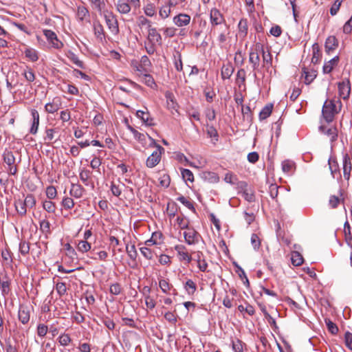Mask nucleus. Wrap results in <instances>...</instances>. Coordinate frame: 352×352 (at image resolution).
Returning <instances> with one entry per match:
<instances>
[{
    "mask_svg": "<svg viewBox=\"0 0 352 352\" xmlns=\"http://www.w3.org/2000/svg\"><path fill=\"white\" fill-rule=\"evenodd\" d=\"M260 50H263V44L256 43L250 48L249 52V63L252 65L254 71L258 70L260 65Z\"/></svg>",
    "mask_w": 352,
    "mask_h": 352,
    "instance_id": "7ed1b4c3",
    "label": "nucleus"
},
{
    "mask_svg": "<svg viewBox=\"0 0 352 352\" xmlns=\"http://www.w3.org/2000/svg\"><path fill=\"white\" fill-rule=\"evenodd\" d=\"M62 105L60 98L55 97L52 100L45 105V110L49 113H54L56 112Z\"/></svg>",
    "mask_w": 352,
    "mask_h": 352,
    "instance_id": "9b49d317",
    "label": "nucleus"
},
{
    "mask_svg": "<svg viewBox=\"0 0 352 352\" xmlns=\"http://www.w3.org/2000/svg\"><path fill=\"white\" fill-rule=\"evenodd\" d=\"M109 291L111 294L118 295L122 292V287L120 284L116 283L110 286Z\"/></svg>",
    "mask_w": 352,
    "mask_h": 352,
    "instance_id": "338daca9",
    "label": "nucleus"
},
{
    "mask_svg": "<svg viewBox=\"0 0 352 352\" xmlns=\"http://www.w3.org/2000/svg\"><path fill=\"white\" fill-rule=\"evenodd\" d=\"M24 201H25V204L26 205V206L28 208H34L35 206L36 202V199L32 194H28L25 197Z\"/></svg>",
    "mask_w": 352,
    "mask_h": 352,
    "instance_id": "864d4df0",
    "label": "nucleus"
},
{
    "mask_svg": "<svg viewBox=\"0 0 352 352\" xmlns=\"http://www.w3.org/2000/svg\"><path fill=\"white\" fill-rule=\"evenodd\" d=\"M165 98L166 100V107L168 110H170L172 113L175 110V96L174 94L167 91L165 93Z\"/></svg>",
    "mask_w": 352,
    "mask_h": 352,
    "instance_id": "5701e85b",
    "label": "nucleus"
},
{
    "mask_svg": "<svg viewBox=\"0 0 352 352\" xmlns=\"http://www.w3.org/2000/svg\"><path fill=\"white\" fill-rule=\"evenodd\" d=\"M72 341L69 334L63 333L58 337V342L62 346H67Z\"/></svg>",
    "mask_w": 352,
    "mask_h": 352,
    "instance_id": "4d7b16f0",
    "label": "nucleus"
},
{
    "mask_svg": "<svg viewBox=\"0 0 352 352\" xmlns=\"http://www.w3.org/2000/svg\"><path fill=\"white\" fill-rule=\"evenodd\" d=\"M338 46V41L334 36H329L325 41V51L329 54L331 51L335 50Z\"/></svg>",
    "mask_w": 352,
    "mask_h": 352,
    "instance_id": "a211bd4d",
    "label": "nucleus"
},
{
    "mask_svg": "<svg viewBox=\"0 0 352 352\" xmlns=\"http://www.w3.org/2000/svg\"><path fill=\"white\" fill-rule=\"evenodd\" d=\"M3 158L4 162L8 166L14 165L15 163V157L13 154V153L10 151H6L3 154Z\"/></svg>",
    "mask_w": 352,
    "mask_h": 352,
    "instance_id": "f704fd0d",
    "label": "nucleus"
},
{
    "mask_svg": "<svg viewBox=\"0 0 352 352\" xmlns=\"http://www.w3.org/2000/svg\"><path fill=\"white\" fill-rule=\"evenodd\" d=\"M92 6L99 12H101L105 6L104 0H89Z\"/></svg>",
    "mask_w": 352,
    "mask_h": 352,
    "instance_id": "bf43d9fd",
    "label": "nucleus"
},
{
    "mask_svg": "<svg viewBox=\"0 0 352 352\" xmlns=\"http://www.w3.org/2000/svg\"><path fill=\"white\" fill-rule=\"evenodd\" d=\"M234 67L230 63L223 65L221 69V77L223 79H229L234 72Z\"/></svg>",
    "mask_w": 352,
    "mask_h": 352,
    "instance_id": "c756f323",
    "label": "nucleus"
},
{
    "mask_svg": "<svg viewBox=\"0 0 352 352\" xmlns=\"http://www.w3.org/2000/svg\"><path fill=\"white\" fill-rule=\"evenodd\" d=\"M127 129L133 133L134 138L137 140L139 142H140L142 144H146V140L147 138H148L151 142L149 143V145H155V140L148 136V134L140 133L130 125L127 126Z\"/></svg>",
    "mask_w": 352,
    "mask_h": 352,
    "instance_id": "1a4fd4ad",
    "label": "nucleus"
},
{
    "mask_svg": "<svg viewBox=\"0 0 352 352\" xmlns=\"http://www.w3.org/2000/svg\"><path fill=\"white\" fill-rule=\"evenodd\" d=\"M183 239L185 242H199L200 236L191 228H182L177 232V240L182 241Z\"/></svg>",
    "mask_w": 352,
    "mask_h": 352,
    "instance_id": "f03ea898",
    "label": "nucleus"
},
{
    "mask_svg": "<svg viewBox=\"0 0 352 352\" xmlns=\"http://www.w3.org/2000/svg\"><path fill=\"white\" fill-rule=\"evenodd\" d=\"M63 250L65 251V254L69 256L72 260L76 259L77 254L70 243H63Z\"/></svg>",
    "mask_w": 352,
    "mask_h": 352,
    "instance_id": "2f4dec72",
    "label": "nucleus"
},
{
    "mask_svg": "<svg viewBox=\"0 0 352 352\" xmlns=\"http://www.w3.org/2000/svg\"><path fill=\"white\" fill-rule=\"evenodd\" d=\"M91 171L89 170L83 168L79 173V177L82 183L87 186L94 187V182L91 181Z\"/></svg>",
    "mask_w": 352,
    "mask_h": 352,
    "instance_id": "2eb2a0df",
    "label": "nucleus"
},
{
    "mask_svg": "<svg viewBox=\"0 0 352 352\" xmlns=\"http://www.w3.org/2000/svg\"><path fill=\"white\" fill-rule=\"evenodd\" d=\"M182 179L185 183H192L194 182V175L191 170L185 168H180Z\"/></svg>",
    "mask_w": 352,
    "mask_h": 352,
    "instance_id": "c9c22d12",
    "label": "nucleus"
},
{
    "mask_svg": "<svg viewBox=\"0 0 352 352\" xmlns=\"http://www.w3.org/2000/svg\"><path fill=\"white\" fill-rule=\"evenodd\" d=\"M179 260L187 266L192 261V258L190 254L185 252H178Z\"/></svg>",
    "mask_w": 352,
    "mask_h": 352,
    "instance_id": "37998d69",
    "label": "nucleus"
},
{
    "mask_svg": "<svg viewBox=\"0 0 352 352\" xmlns=\"http://www.w3.org/2000/svg\"><path fill=\"white\" fill-rule=\"evenodd\" d=\"M61 204L65 209L69 210L74 207V202L72 198L67 197L63 198Z\"/></svg>",
    "mask_w": 352,
    "mask_h": 352,
    "instance_id": "680f3d73",
    "label": "nucleus"
},
{
    "mask_svg": "<svg viewBox=\"0 0 352 352\" xmlns=\"http://www.w3.org/2000/svg\"><path fill=\"white\" fill-rule=\"evenodd\" d=\"M336 107L333 100H327L322 107V114L324 119L327 122H331L334 118V116L337 113Z\"/></svg>",
    "mask_w": 352,
    "mask_h": 352,
    "instance_id": "20e7f679",
    "label": "nucleus"
},
{
    "mask_svg": "<svg viewBox=\"0 0 352 352\" xmlns=\"http://www.w3.org/2000/svg\"><path fill=\"white\" fill-rule=\"evenodd\" d=\"M58 132L56 129H46L45 140L52 142L54 138V134Z\"/></svg>",
    "mask_w": 352,
    "mask_h": 352,
    "instance_id": "052dcab7",
    "label": "nucleus"
},
{
    "mask_svg": "<svg viewBox=\"0 0 352 352\" xmlns=\"http://www.w3.org/2000/svg\"><path fill=\"white\" fill-rule=\"evenodd\" d=\"M344 0H336L330 8V14L335 16L340 10Z\"/></svg>",
    "mask_w": 352,
    "mask_h": 352,
    "instance_id": "5fc2aeb1",
    "label": "nucleus"
},
{
    "mask_svg": "<svg viewBox=\"0 0 352 352\" xmlns=\"http://www.w3.org/2000/svg\"><path fill=\"white\" fill-rule=\"evenodd\" d=\"M344 234L346 242H351L352 241L351 228L348 221L344 225Z\"/></svg>",
    "mask_w": 352,
    "mask_h": 352,
    "instance_id": "8fccbe9b",
    "label": "nucleus"
},
{
    "mask_svg": "<svg viewBox=\"0 0 352 352\" xmlns=\"http://www.w3.org/2000/svg\"><path fill=\"white\" fill-rule=\"evenodd\" d=\"M342 169H343V175L345 179L349 180L351 175V171L352 169V164L351 162V159L347 153H344L343 155V162H342Z\"/></svg>",
    "mask_w": 352,
    "mask_h": 352,
    "instance_id": "ddd939ff",
    "label": "nucleus"
},
{
    "mask_svg": "<svg viewBox=\"0 0 352 352\" xmlns=\"http://www.w3.org/2000/svg\"><path fill=\"white\" fill-rule=\"evenodd\" d=\"M94 32L96 38L102 41L104 39V30L102 24L99 22H95L94 23Z\"/></svg>",
    "mask_w": 352,
    "mask_h": 352,
    "instance_id": "393cba45",
    "label": "nucleus"
},
{
    "mask_svg": "<svg viewBox=\"0 0 352 352\" xmlns=\"http://www.w3.org/2000/svg\"><path fill=\"white\" fill-rule=\"evenodd\" d=\"M303 74L305 78V83L307 85L310 84L316 77L315 71L308 72L304 70Z\"/></svg>",
    "mask_w": 352,
    "mask_h": 352,
    "instance_id": "09e8293b",
    "label": "nucleus"
},
{
    "mask_svg": "<svg viewBox=\"0 0 352 352\" xmlns=\"http://www.w3.org/2000/svg\"><path fill=\"white\" fill-rule=\"evenodd\" d=\"M18 318L23 324L28 323L30 318V312L28 306L23 305H20L18 311Z\"/></svg>",
    "mask_w": 352,
    "mask_h": 352,
    "instance_id": "f8f14e48",
    "label": "nucleus"
},
{
    "mask_svg": "<svg viewBox=\"0 0 352 352\" xmlns=\"http://www.w3.org/2000/svg\"><path fill=\"white\" fill-rule=\"evenodd\" d=\"M147 32L144 47L148 54H153L156 52L157 47L161 44L162 37L155 28H149Z\"/></svg>",
    "mask_w": 352,
    "mask_h": 352,
    "instance_id": "f257e3e1",
    "label": "nucleus"
},
{
    "mask_svg": "<svg viewBox=\"0 0 352 352\" xmlns=\"http://www.w3.org/2000/svg\"><path fill=\"white\" fill-rule=\"evenodd\" d=\"M172 6H173V3L170 0L160 8L159 12L160 16L163 19L167 18L170 14V8Z\"/></svg>",
    "mask_w": 352,
    "mask_h": 352,
    "instance_id": "473e14b6",
    "label": "nucleus"
},
{
    "mask_svg": "<svg viewBox=\"0 0 352 352\" xmlns=\"http://www.w3.org/2000/svg\"><path fill=\"white\" fill-rule=\"evenodd\" d=\"M202 178L209 183H217L219 181L218 175L214 172L206 171L202 173Z\"/></svg>",
    "mask_w": 352,
    "mask_h": 352,
    "instance_id": "bb28decb",
    "label": "nucleus"
},
{
    "mask_svg": "<svg viewBox=\"0 0 352 352\" xmlns=\"http://www.w3.org/2000/svg\"><path fill=\"white\" fill-rule=\"evenodd\" d=\"M183 288L189 298H191L197 289V285L191 279L182 281Z\"/></svg>",
    "mask_w": 352,
    "mask_h": 352,
    "instance_id": "f3484780",
    "label": "nucleus"
},
{
    "mask_svg": "<svg viewBox=\"0 0 352 352\" xmlns=\"http://www.w3.org/2000/svg\"><path fill=\"white\" fill-rule=\"evenodd\" d=\"M67 56L76 66H78L80 68H84L83 62L79 60L77 55L75 54L73 52L69 51L67 54Z\"/></svg>",
    "mask_w": 352,
    "mask_h": 352,
    "instance_id": "58836bf2",
    "label": "nucleus"
},
{
    "mask_svg": "<svg viewBox=\"0 0 352 352\" xmlns=\"http://www.w3.org/2000/svg\"><path fill=\"white\" fill-rule=\"evenodd\" d=\"M340 198L336 195H331L329 200V204L331 208H336L340 202Z\"/></svg>",
    "mask_w": 352,
    "mask_h": 352,
    "instance_id": "0e129e2a",
    "label": "nucleus"
},
{
    "mask_svg": "<svg viewBox=\"0 0 352 352\" xmlns=\"http://www.w3.org/2000/svg\"><path fill=\"white\" fill-rule=\"evenodd\" d=\"M291 262L294 266H300L304 262V258L298 251H292L291 253Z\"/></svg>",
    "mask_w": 352,
    "mask_h": 352,
    "instance_id": "c85d7f7f",
    "label": "nucleus"
},
{
    "mask_svg": "<svg viewBox=\"0 0 352 352\" xmlns=\"http://www.w3.org/2000/svg\"><path fill=\"white\" fill-rule=\"evenodd\" d=\"M243 346L244 343L239 340H236L232 342V349L234 352H243Z\"/></svg>",
    "mask_w": 352,
    "mask_h": 352,
    "instance_id": "774afa93",
    "label": "nucleus"
},
{
    "mask_svg": "<svg viewBox=\"0 0 352 352\" xmlns=\"http://www.w3.org/2000/svg\"><path fill=\"white\" fill-rule=\"evenodd\" d=\"M294 163L291 160H287L282 162V169L287 174H291L294 171Z\"/></svg>",
    "mask_w": 352,
    "mask_h": 352,
    "instance_id": "4c0bfd02",
    "label": "nucleus"
},
{
    "mask_svg": "<svg viewBox=\"0 0 352 352\" xmlns=\"http://www.w3.org/2000/svg\"><path fill=\"white\" fill-rule=\"evenodd\" d=\"M339 60H340L339 56H336L335 57H333L329 61L326 62L324 63V65H323V68H322L323 72L324 74L331 73L332 72V70L333 69V68L338 65V64L339 63Z\"/></svg>",
    "mask_w": 352,
    "mask_h": 352,
    "instance_id": "412c9836",
    "label": "nucleus"
},
{
    "mask_svg": "<svg viewBox=\"0 0 352 352\" xmlns=\"http://www.w3.org/2000/svg\"><path fill=\"white\" fill-rule=\"evenodd\" d=\"M116 245H122L125 247L129 257L133 260L136 258L138 254L134 243H116Z\"/></svg>",
    "mask_w": 352,
    "mask_h": 352,
    "instance_id": "a878e982",
    "label": "nucleus"
},
{
    "mask_svg": "<svg viewBox=\"0 0 352 352\" xmlns=\"http://www.w3.org/2000/svg\"><path fill=\"white\" fill-rule=\"evenodd\" d=\"M325 323L327 324V327L328 328V330L332 333V334H336L338 331V328L334 324L331 320H325Z\"/></svg>",
    "mask_w": 352,
    "mask_h": 352,
    "instance_id": "69168bd1",
    "label": "nucleus"
},
{
    "mask_svg": "<svg viewBox=\"0 0 352 352\" xmlns=\"http://www.w3.org/2000/svg\"><path fill=\"white\" fill-rule=\"evenodd\" d=\"M312 54L311 63L316 64L319 62L321 57L320 47L317 43H315L312 45Z\"/></svg>",
    "mask_w": 352,
    "mask_h": 352,
    "instance_id": "7c9ffc66",
    "label": "nucleus"
},
{
    "mask_svg": "<svg viewBox=\"0 0 352 352\" xmlns=\"http://www.w3.org/2000/svg\"><path fill=\"white\" fill-rule=\"evenodd\" d=\"M273 105L267 104L264 107L259 113V118L261 120H265L268 118L272 111Z\"/></svg>",
    "mask_w": 352,
    "mask_h": 352,
    "instance_id": "c03bdc74",
    "label": "nucleus"
},
{
    "mask_svg": "<svg viewBox=\"0 0 352 352\" xmlns=\"http://www.w3.org/2000/svg\"><path fill=\"white\" fill-rule=\"evenodd\" d=\"M40 229L45 234L50 232V223L47 219H43L40 221Z\"/></svg>",
    "mask_w": 352,
    "mask_h": 352,
    "instance_id": "6e6d98bb",
    "label": "nucleus"
},
{
    "mask_svg": "<svg viewBox=\"0 0 352 352\" xmlns=\"http://www.w3.org/2000/svg\"><path fill=\"white\" fill-rule=\"evenodd\" d=\"M320 130L329 138L331 142L336 141L338 138V129L336 127L332 126L326 129L324 126H322L320 127Z\"/></svg>",
    "mask_w": 352,
    "mask_h": 352,
    "instance_id": "aec40b11",
    "label": "nucleus"
},
{
    "mask_svg": "<svg viewBox=\"0 0 352 352\" xmlns=\"http://www.w3.org/2000/svg\"><path fill=\"white\" fill-rule=\"evenodd\" d=\"M262 54L263 67L269 69L272 65V56L269 50H265L263 45V50H260Z\"/></svg>",
    "mask_w": 352,
    "mask_h": 352,
    "instance_id": "6ab92c4d",
    "label": "nucleus"
},
{
    "mask_svg": "<svg viewBox=\"0 0 352 352\" xmlns=\"http://www.w3.org/2000/svg\"><path fill=\"white\" fill-rule=\"evenodd\" d=\"M243 217L248 225L251 224L255 219V214L253 212L244 211Z\"/></svg>",
    "mask_w": 352,
    "mask_h": 352,
    "instance_id": "13d9d810",
    "label": "nucleus"
},
{
    "mask_svg": "<svg viewBox=\"0 0 352 352\" xmlns=\"http://www.w3.org/2000/svg\"><path fill=\"white\" fill-rule=\"evenodd\" d=\"M43 32L53 48L60 50L63 47V43L58 38L54 32L51 30H43Z\"/></svg>",
    "mask_w": 352,
    "mask_h": 352,
    "instance_id": "6e6552de",
    "label": "nucleus"
},
{
    "mask_svg": "<svg viewBox=\"0 0 352 352\" xmlns=\"http://www.w3.org/2000/svg\"><path fill=\"white\" fill-rule=\"evenodd\" d=\"M25 57L32 62H36L38 60V53L37 50L32 47H26L24 50Z\"/></svg>",
    "mask_w": 352,
    "mask_h": 352,
    "instance_id": "b1692460",
    "label": "nucleus"
},
{
    "mask_svg": "<svg viewBox=\"0 0 352 352\" xmlns=\"http://www.w3.org/2000/svg\"><path fill=\"white\" fill-rule=\"evenodd\" d=\"M117 10L123 14L129 13L131 11L130 5L124 0H119L116 3Z\"/></svg>",
    "mask_w": 352,
    "mask_h": 352,
    "instance_id": "cd10ccee",
    "label": "nucleus"
},
{
    "mask_svg": "<svg viewBox=\"0 0 352 352\" xmlns=\"http://www.w3.org/2000/svg\"><path fill=\"white\" fill-rule=\"evenodd\" d=\"M328 164L332 177L336 178L338 180L341 179L342 176L337 160L334 157H330L328 160Z\"/></svg>",
    "mask_w": 352,
    "mask_h": 352,
    "instance_id": "9d476101",
    "label": "nucleus"
},
{
    "mask_svg": "<svg viewBox=\"0 0 352 352\" xmlns=\"http://www.w3.org/2000/svg\"><path fill=\"white\" fill-rule=\"evenodd\" d=\"M43 208L48 213H55L56 205L51 200H45L42 203Z\"/></svg>",
    "mask_w": 352,
    "mask_h": 352,
    "instance_id": "ea45409f",
    "label": "nucleus"
},
{
    "mask_svg": "<svg viewBox=\"0 0 352 352\" xmlns=\"http://www.w3.org/2000/svg\"><path fill=\"white\" fill-rule=\"evenodd\" d=\"M84 188L78 184H72L69 194L75 198H80L84 193Z\"/></svg>",
    "mask_w": 352,
    "mask_h": 352,
    "instance_id": "4be33fe9",
    "label": "nucleus"
},
{
    "mask_svg": "<svg viewBox=\"0 0 352 352\" xmlns=\"http://www.w3.org/2000/svg\"><path fill=\"white\" fill-rule=\"evenodd\" d=\"M104 17L106 24L111 32L115 35L118 34L119 32V28L118 21L115 15L112 12L107 11L104 13Z\"/></svg>",
    "mask_w": 352,
    "mask_h": 352,
    "instance_id": "423d86ee",
    "label": "nucleus"
},
{
    "mask_svg": "<svg viewBox=\"0 0 352 352\" xmlns=\"http://www.w3.org/2000/svg\"><path fill=\"white\" fill-rule=\"evenodd\" d=\"M46 196L49 199H54L57 196V190L54 186H50L46 188Z\"/></svg>",
    "mask_w": 352,
    "mask_h": 352,
    "instance_id": "603ef678",
    "label": "nucleus"
},
{
    "mask_svg": "<svg viewBox=\"0 0 352 352\" xmlns=\"http://www.w3.org/2000/svg\"><path fill=\"white\" fill-rule=\"evenodd\" d=\"M23 75L24 76L25 80L29 82H32L35 80V74L30 67H26L24 69Z\"/></svg>",
    "mask_w": 352,
    "mask_h": 352,
    "instance_id": "a18cd8bd",
    "label": "nucleus"
},
{
    "mask_svg": "<svg viewBox=\"0 0 352 352\" xmlns=\"http://www.w3.org/2000/svg\"><path fill=\"white\" fill-rule=\"evenodd\" d=\"M138 24L141 28L145 27L147 30H149V28H153L151 21L144 16H140L138 17Z\"/></svg>",
    "mask_w": 352,
    "mask_h": 352,
    "instance_id": "de8ad7c7",
    "label": "nucleus"
},
{
    "mask_svg": "<svg viewBox=\"0 0 352 352\" xmlns=\"http://www.w3.org/2000/svg\"><path fill=\"white\" fill-rule=\"evenodd\" d=\"M136 116L138 118H140L144 123H145L146 125H152L153 122L152 120L149 119V115L147 112H144L141 110H138L136 112Z\"/></svg>",
    "mask_w": 352,
    "mask_h": 352,
    "instance_id": "a19ab883",
    "label": "nucleus"
},
{
    "mask_svg": "<svg viewBox=\"0 0 352 352\" xmlns=\"http://www.w3.org/2000/svg\"><path fill=\"white\" fill-rule=\"evenodd\" d=\"M190 21V16L186 14H177V26L187 25Z\"/></svg>",
    "mask_w": 352,
    "mask_h": 352,
    "instance_id": "79ce46f5",
    "label": "nucleus"
},
{
    "mask_svg": "<svg viewBox=\"0 0 352 352\" xmlns=\"http://www.w3.org/2000/svg\"><path fill=\"white\" fill-rule=\"evenodd\" d=\"M239 35L240 37H245L248 34V21L246 19L240 20L239 25Z\"/></svg>",
    "mask_w": 352,
    "mask_h": 352,
    "instance_id": "e433bc0d",
    "label": "nucleus"
},
{
    "mask_svg": "<svg viewBox=\"0 0 352 352\" xmlns=\"http://www.w3.org/2000/svg\"><path fill=\"white\" fill-rule=\"evenodd\" d=\"M48 327L44 324H38L37 326V334L39 337L43 338L46 336Z\"/></svg>",
    "mask_w": 352,
    "mask_h": 352,
    "instance_id": "e2e57ef3",
    "label": "nucleus"
},
{
    "mask_svg": "<svg viewBox=\"0 0 352 352\" xmlns=\"http://www.w3.org/2000/svg\"><path fill=\"white\" fill-rule=\"evenodd\" d=\"M14 206H15V208H16L17 212L20 215L24 216L26 214V212H27V210H26L27 206L25 204L24 200L18 199V200L15 201Z\"/></svg>",
    "mask_w": 352,
    "mask_h": 352,
    "instance_id": "72a5a7b5",
    "label": "nucleus"
},
{
    "mask_svg": "<svg viewBox=\"0 0 352 352\" xmlns=\"http://www.w3.org/2000/svg\"><path fill=\"white\" fill-rule=\"evenodd\" d=\"M338 94L340 98L346 100L349 99L351 93V83L349 78H344L338 83Z\"/></svg>",
    "mask_w": 352,
    "mask_h": 352,
    "instance_id": "0eeeda50",
    "label": "nucleus"
},
{
    "mask_svg": "<svg viewBox=\"0 0 352 352\" xmlns=\"http://www.w3.org/2000/svg\"><path fill=\"white\" fill-rule=\"evenodd\" d=\"M77 16L80 21H83L89 16V11L85 7L79 6L77 10Z\"/></svg>",
    "mask_w": 352,
    "mask_h": 352,
    "instance_id": "3c124183",
    "label": "nucleus"
},
{
    "mask_svg": "<svg viewBox=\"0 0 352 352\" xmlns=\"http://www.w3.org/2000/svg\"><path fill=\"white\" fill-rule=\"evenodd\" d=\"M31 115L32 117V123L31 128L30 129V133L31 134L35 135L38 132L39 122H40V116L37 110L32 109Z\"/></svg>",
    "mask_w": 352,
    "mask_h": 352,
    "instance_id": "dca6fc26",
    "label": "nucleus"
},
{
    "mask_svg": "<svg viewBox=\"0 0 352 352\" xmlns=\"http://www.w3.org/2000/svg\"><path fill=\"white\" fill-rule=\"evenodd\" d=\"M155 146H156L155 151L148 157L146 162V166L148 168H153L160 163L162 151H164V148L158 144Z\"/></svg>",
    "mask_w": 352,
    "mask_h": 352,
    "instance_id": "39448f33",
    "label": "nucleus"
},
{
    "mask_svg": "<svg viewBox=\"0 0 352 352\" xmlns=\"http://www.w3.org/2000/svg\"><path fill=\"white\" fill-rule=\"evenodd\" d=\"M210 23L212 25H217L224 23L225 19L220 11L216 8H213L210 11Z\"/></svg>",
    "mask_w": 352,
    "mask_h": 352,
    "instance_id": "4468645a",
    "label": "nucleus"
},
{
    "mask_svg": "<svg viewBox=\"0 0 352 352\" xmlns=\"http://www.w3.org/2000/svg\"><path fill=\"white\" fill-rule=\"evenodd\" d=\"M144 14L148 16H153L156 14V8L153 3H148L144 7Z\"/></svg>",
    "mask_w": 352,
    "mask_h": 352,
    "instance_id": "49530a36",
    "label": "nucleus"
}]
</instances>
